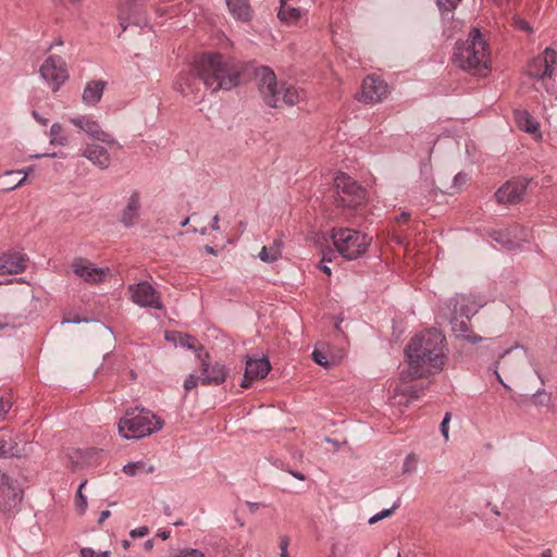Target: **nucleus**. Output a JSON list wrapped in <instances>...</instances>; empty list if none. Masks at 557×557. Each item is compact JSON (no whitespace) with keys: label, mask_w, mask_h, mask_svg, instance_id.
<instances>
[{"label":"nucleus","mask_w":557,"mask_h":557,"mask_svg":"<svg viewBox=\"0 0 557 557\" xmlns=\"http://www.w3.org/2000/svg\"><path fill=\"white\" fill-rule=\"evenodd\" d=\"M243 71L244 66L239 61L221 53L208 52L196 58L193 73L181 74L174 87L182 95L188 96L194 92V84L199 78L212 91L231 90L239 84Z\"/></svg>","instance_id":"f257e3e1"},{"label":"nucleus","mask_w":557,"mask_h":557,"mask_svg":"<svg viewBox=\"0 0 557 557\" xmlns=\"http://www.w3.org/2000/svg\"><path fill=\"white\" fill-rule=\"evenodd\" d=\"M408 375L420 379L444 368L446 360V338L435 329L416 335L405 350Z\"/></svg>","instance_id":"f03ea898"},{"label":"nucleus","mask_w":557,"mask_h":557,"mask_svg":"<svg viewBox=\"0 0 557 557\" xmlns=\"http://www.w3.org/2000/svg\"><path fill=\"white\" fill-rule=\"evenodd\" d=\"M453 62L459 69L479 76H485L491 69V53L481 32L473 28L467 40L457 41Z\"/></svg>","instance_id":"7ed1b4c3"},{"label":"nucleus","mask_w":557,"mask_h":557,"mask_svg":"<svg viewBox=\"0 0 557 557\" xmlns=\"http://www.w3.org/2000/svg\"><path fill=\"white\" fill-rule=\"evenodd\" d=\"M256 79L264 102L271 108H277L281 104L293 107L301 99L299 90L294 86L283 84L278 88L276 75L268 66L256 70Z\"/></svg>","instance_id":"20e7f679"},{"label":"nucleus","mask_w":557,"mask_h":557,"mask_svg":"<svg viewBox=\"0 0 557 557\" xmlns=\"http://www.w3.org/2000/svg\"><path fill=\"white\" fill-rule=\"evenodd\" d=\"M119 433L126 440H138L158 432L163 421L145 408H133L119 422Z\"/></svg>","instance_id":"39448f33"},{"label":"nucleus","mask_w":557,"mask_h":557,"mask_svg":"<svg viewBox=\"0 0 557 557\" xmlns=\"http://www.w3.org/2000/svg\"><path fill=\"white\" fill-rule=\"evenodd\" d=\"M331 239L337 252L346 260H356L368 250L372 238L349 227H333Z\"/></svg>","instance_id":"423d86ee"},{"label":"nucleus","mask_w":557,"mask_h":557,"mask_svg":"<svg viewBox=\"0 0 557 557\" xmlns=\"http://www.w3.org/2000/svg\"><path fill=\"white\" fill-rule=\"evenodd\" d=\"M334 187L337 206L352 208L361 205L366 199V190L345 173L336 174Z\"/></svg>","instance_id":"0eeeda50"},{"label":"nucleus","mask_w":557,"mask_h":557,"mask_svg":"<svg viewBox=\"0 0 557 557\" xmlns=\"http://www.w3.org/2000/svg\"><path fill=\"white\" fill-rule=\"evenodd\" d=\"M39 75L50 89L57 92L70 78L67 63L61 55L50 54L40 65Z\"/></svg>","instance_id":"6e6552de"},{"label":"nucleus","mask_w":557,"mask_h":557,"mask_svg":"<svg viewBox=\"0 0 557 557\" xmlns=\"http://www.w3.org/2000/svg\"><path fill=\"white\" fill-rule=\"evenodd\" d=\"M24 302L15 295H0V330L23 324L26 319V310L22 308Z\"/></svg>","instance_id":"1a4fd4ad"},{"label":"nucleus","mask_w":557,"mask_h":557,"mask_svg":"<svg viewBox=\"0 0 557 557\" xmlns=\"http://www.w3.org/2000/svg\"><path fill=\"white\" fill-rule=\"evenodd\" d=\"M491 238L507 250H521L529 243V231L520 225H512L506 230H495L490 233Z\"/></svg>","instance_id":"9d476101"},{"label":"nucleus","mask_w":557,"mask_h":557,"mask_svg":"<svg viewBox=\"0 0 557 557\" xmlns=\"http://www.w3.org/2000/svg\"><path fill=\"white\" fill-rule=\"evenodd\" d=\"M128 290L131 293L132 301L139 307L153 308L158 310L163 308L157 290L150 283L143 281L132 284L129 285Z\"/></svg>","instance_id":"9b49d317"},{"label":"nucleus","mask_w":557,"mask_h":557,"mask_svg":"<svg viewBox=\"0 0 557 557\" xmlns=\"http://www.w3.org/2000/svg\"><path fill=\"white\" fill-rule=\"evenodd\" d=\"M557 62V52L552 48H546L542 54L534 58L528 65V74L535 79L550 77L555 71Z\"/></svg>","instance_id":"f8f14e48"},{"label":"nucleus","mask_w":557,"mask_h":557,"mask_svg":"<svg viewBox=\"0 0 557 557\" xmlns=\"http://www.w3.org/2000/svg\"><path fill=\"white\" fill-rule=\"evenodd\" d=\"M387 92L388 87L383 79L375 76H368L362 82L357 99L364 103H375L385 98Z\"/></svg>","instance_id":"ddd939ff"},{"label":"nucleus","mask_w":557,"mask_h":557,"mask_svg":"<svg viewBox=\"0 0 557 557\" xmlns=\"http://www.w3.org/2000/svg\"><path fill=\"white\" fill-rule=\"evenodd\" d=\"M484 300L474 295L460 294L449 300L451 313L459 314L461 318H472L484 306Z\"/></svg>","instance_id":"4468645a"},{"label":"nucleus","mask_w":557,"mask_h":557,"mask_svg":"<svg viewBox=\"0 0 557 557\" xmlns=\"http://www.w3.org/2000/svg\"><path fill=\"white\" fill-rule=\"evenodd\" d=\"M10 431L0 432V458H21L28 454V443Z\"/></svg>","instance_id":"2eb2a0df"},{"label":"nucleus","mask_w":557,"mask_h":557,"mask_svg":"<svg viewBox=\"0 0 557 557\" xmlns=\"http://www.w3.org/2000/svg\"><path fill=\"white\" fill-rule=\"evenodd\" d=\"M69 121L74 126L89 135L92 139L106 144L114 143V138L109 133L104 132L100 127L99 123L89 115L70 117Z\"/></svg>","instance_id":"dca6fc26"},{"label":"nucleus","mask_w":557,"mask_h":557,"mask_svg":"<svg viewBox=\"0 0 557 557\" xmlns=\"http://www.w3.org/2000/svg\"><path fill=\"white\" fill-rule=\"evenodd\" d=\"M271 370L270 361L267 357L262 358H247L244 377L240 386L248 388L255 380L264 379Z\"/></svg>","instance_id":"f3484780"},{"label":"nucleus","mask_w":557,"mask_h":557,"mask_svg":"<svg viewBox=\"0 0 557 557\" xmlns=\"http://www.w3.org/2000/svg\"><path fill=\"white\" fill-rule=\"evenodd\" d=\"M528 186L527 180L508 181L495 193L499 203H518L522 200Z\"/></svg>","instance_id":"a211bd4d"},{"label":"nucleus","mask_w":557,"mask_h":557,"mask_svg":"<svg viewBox=\"0 0 557 557\" xmlns=\"http://www.w3.org/2000/svg\"><path fill=\"white\" fill-rule=\"evenodd\" d=\"M73 272L87 283H100L109 274V268H98L84 259H75L72 263Z\"/></svg>","instance_id":"6ab92c4d"},{"label":"nucleus","mask_w":557,"mask_h":557,"mask_svg":"<svg viewBox=\"0 0 557 557\" xmlns=\"http://www.w3.org/2000/svg\"><path fill=\"white\" fill-rule=\"evenodd\" d=\"M227 376L226 368L215 362L210 364L209 355L205 354L201 358V374H200V384L202 385H220L225 382Z\"/></svg>","instance_id":"aec40b11"},{"label":"nucleus","mask_w":557,"mask_h":557,"mask_svg":"<svg viewBox=\"0 0 557 557\" xmlns=\"http://www.w3.org/2000/svg\"><path fill=\"white\" fill-rule=\"evenodd\" d=\"M119 20L123 29H126L129 24H147L143 8L137 3V0H124V2L120 4Z\"/></svg>","instance_id":"412c9836"},{"label":"nucleus","mask_w":557,"mask_h":557,"mask_svg":"<svg viewBox=\"0 0 557 557\" xmlns=\"http://www.w3.org/2000/svg\"><path fill=\"white\" fill-rule=\"evenodd\" d=\"M23 499L22 490L10 480L0 490V509L11 511L18 506Z\"/></svg>","instance_id":"4be33fe9"},{"label":"nucleus","mask_w":557,"mask_h":557,"mask_svg":"<svg viewBox=\"0 0 557 557\" xmlns=\"http://www.w3.org/2000/svg\"><path fill=\"white\" fill-rule=\"evenodd\" d=\"M141 197L138 190H134L127 199V203L121 213V223L125 227H132L140 215Z\"/></svg>","instance_id":"5701e85b"},{"label":"nucleus","mask_w":557,"mask_h":557,"mask_svg":"<svg viewBox=\"0 0 557 557\" xmlns=\"http://www.w3.org/2000/svg\"><path fill=\"white\" fill-rule=\"evenodd\" d=\"M26 269V258L21 252H7L0 256V275L18 274Z\"/></svg>","instance_id":"b1692460"},{"label":"nucleus","mask_w":557,"mask_h":557,"mask_svg":"<svg viewBox=\"0 0 557 557\" xmlns=\"http://www.w3.org/2000/svg\"><path fill=\"white\" fill-rule=\"evenodd\" d=\"M82 156L102 170L107 169L110 165L109 152L102 146L87 145Z\"/></svg>","instance_id":"393cba45"},{"label":"nucleus","mask_w":557,"mask_h":557,"mask_svg":"<svg viewBox=\"0 0 557 557\" xmlns=\"http://www.w3.org/2000/svg\"><path fill=\"white\" fill-rule=\"evenodd\" d=\"M106 85L103 81L87 83L82 95L83 102L87 106H96L101 100Z\"/></svg>","instance_id":"a878e982"},{"label":"nucleus","mask_w":557,"mask_h":557,"mask_svg":"<svg viewBox=\"0 0 557 557\" xmlns=\"http://www.w3.org/2000/svg\"><path fill=\"white\" fill-rule=\"evenodd\" d=\"M227 9L232 16L240 22L251 20V8L248 0H225Z\"/></svg>","instance_id":"bb28decb"},{"label":"nucleus","mask_w":557,"mask_h":557,"mask_svg":"<svg viewBox=\"0 0 557 557\" xmlns=\"http://www.w3.org/2000/svg\"><path fill=\"white\" fill-rule=\"evenodd\" d=\"M515 120L520 129L529 134H536L540 129V124L530 115L527 110H516Z\"/></svg>","instance_id":"cd10ccee"},{"label":"nucleus","mask_w":557,"mask_h":557,"mask_svg":"<svg viewBox=\"0 0 557 557\" xmlns=\"http://www.w3.org/2000/svg\"><path fill=\"white\" fill-rule=\"evenodd\" d=\"M304 14L305 11L301 9L285 4L280 5L277 17L282 23L294 25L302 17Z\"/></svg>","instance_id":"c85d7f7f"},{"label":"nucleus","mask_w":557,"mask_h":557,"mask_svg":"<svg viewBox=\"0 0 557 557\" xmlns=\"http://www.w3.org/2000/svg\"><path fill=\"white\" fill-rule=\"evenodd\" d=\"M282 256V242L275 239L270 246H263L259 252L261 261L267 263H273L277 261Z\"/></svg>","instance_id":"c756f323"},{"label":"nucleus","mask_w":557,"mask_h":557,"mask_svg":"<svg viewBox=\"0 0 557 557\" xmlns=\"http://www.w3.org/2000/svg\"><path fill=\"white\" fill-rule=\"evenodd\" d=\"M470 319L471 318H461L459 314H450L449 322L451 330L457 337L463 339V337L470 332Z\"/></svg>","instance_id":"7c9ffc66"},{"label":"nucleus","mask_w":557,"mask_h":557,"mask_svg":"<svg viewBox=\"0 0 557 557\" xmlns=\"http://www.w3.org/2000/svg\"><path fill=\"white\" fill-rule=\"evenodd\" d=\"M69 143L67 136L63 132V127L59 123H54L50 127V144L65 146Z\"/></svg>","instance_id":"2f4dec72"},{"label":"nucleus","mask_w":557,"mask_h":557,"mask_svg":"<svg viewBox=\"0 0 557 557\" xmlns=\"http://www.w3.org/2000/svg\"><path fill=\"white\" fill-rule=\"evenodd\" d=\"M87 484V480H84L78 488H77V493H76V507H77V510L81 512V513H84L86 508H87V497L86 495L83 493V488L86 486Z\"/></svg>","instance_id":"473e14b6"},{"label":"nucleus","mask_w":557,"mask_h":557,"mask_svg":"<svg viewBox=\"0 0 557 557\" xmlns=\"http://www.w3.org/2000/svg\"><path fill=\"white\" fill-rule=\"evenodd\" d=\"M178 344L189 350H197L201 348V346L198 345L197 339L188 334H181Z\"/></svg>","instance_id":"72a5a7b5"},{"label":"nucleus","mask_w":557,"mask_h":557,"mask_svg":"<svg viewBox=\"0 0 557 557\" xmlns=\"http://www.w3.org/2000/svg\"><path fill=\"white\" fill-rule=\"evenodd\" d=\"M418 457L414 454H409L403 463V473L410 474L417 470Z\"/></svg>","instance_id":"f704fd0d"},{"label":"nucleus","mask_w":557,"mask_h":557,"mask_svg":"<svg viewBox=\"0 0 557 557\" xmlns=\"http://www.w3.org/2000/svg\"><path fill=\"white\" fill-rule=\"evenodd\" d=\"M399 507V502L394 503V505L391 508L383 509L380 512L375 513L369 519L370 524H374L379 521H381L384 518H387L393 515V512Z\"/></svg>","instance_id":"c9c22d12"},{"label":"nucleus","mask_w":557,"mask_h":557,"mask_svg":"<svg viewBox=\"0 0 557 557\" xmlns=\"http://www.w3.org/2000/svg\"><path fill=\"white\" fill-rule=\"evenodd\" d=\"M146 465L143 461L128 462L123 467V472L128 476H135L138 472L144 471Z\"/></svg>","instance_id":"e433bc0d"},{"label":"nucleus","mask_w":557,"mask_h":557,"mask_svg":"<svg viewBox=\"0 0 557 557\" xmlns=\"http://www.w3.org/2000/svg\"><path fill=\"white\" fill-rule=\"evenodd\" d=\"M461 0H436V3L442 11L444 12H451L460 2Z\"/></svg>","instance_id":"4c0bfd02"},{"label":"nucleus","mask_w":557,"mask_h":557,"mask_svg":"<svg viewBox=\"0 0 557 557\" xmlns=\"http://www.w3.org/2000/svg\"><path fill=\"white\" fill-rule=\"evenodd\" d=\"M512 25L516 29L523 30L529 34L533 32L531 25L520 16H515L512 18Z\"/></svg>","instance_id":"58836bf2"},{"label":"nucleus","mask_w":557,"mask_h":557,"mask_svg":"<svg viewBox=\"0 0 557 557\" xmlns=\"http://www.w3.org/2000/svg\"><path fill=\"white\" fill-rule=\"evenodd\" d=\"M311 357L312 360L320 366H323L325 368L330 366L326 355L319 349H314L311 354Z\"/></svg>","instance_id":"ea45409f"},{"label":"nucleus","mask_w":557,"mask_h":557,"mask_svg":"<svg viewBox=\"0 0 557 557\" xmlns=\"http://www.w3.org/2000/svg\"><path fill=\"white\" fill-rule=\"evenodd\" d=\"M110 553L108 550L104 552H95L90 547H84L81 549V557H109Z\"/></svg>","instance_id":"a19ab883"},{"label":"nucleus","mask_w":557,"mask_h":557,"mask_svg":"<svg viewBox=\"0 0 557 557\" xmlns=\"http://www.w3.org/2000/svg\"><path fill=\"white\" fill-rule=\"evenodd\" d=\"M176 557H206V555L196 548H183L180 550Z\"/></svg>","instance_id":"79ce46f5"},{"label":"nucleus","mask_w":557,"mask_h":557,"mask_svg":"<svg viewBox=\"0 0 557 557\" xmlns=\"http://www.w3.org/2000/svg\"><path fill=\"white\" fill-rule=\"evenodd\" d=\"M200 383V376H197L195 374H189L185 382H184V388L189 392L193 388L197 387V385Z\"/></svg>","instance_id":"37998d69"},{"label":"nucleus","mask_w":557,"mask_h":557,"mask_svg":"<svg viewBox=\"0 0 557 557\" xmlns=\"http://www.w3.org/2000/svg\"><path fill=\"white\" fill-rule=\"evenodd\" d=\"M288 545H289V537L287 535H282L280 537V556L281 557H290L288 554Z\"/></svg>","instance_id":"c03bdc74"},{"label":"nucleus","mask_w":557,"mask_h":557,"mask_svg":"<svg viewBox=\"0 0 557 557\" xmlns=\"http://www.w3.org/2000/svg\"><path fill=\"white\" fill-rule=\"evenodd\" d=\"M29 172H32V168L23 171L24 176L16 184L8 187L7 189L8 190H12V189H15L16 187L21 186L25 182V180H26L27 175L29 174ZM20 173H22V171H8L7 175L20 174Z\"/></svg>","instance_id":"a18cd8bd"},{"label":"nucleus","mask_w":557,"mask_h":557,"mask_svg":"<svg viewBox=\"0 0 557 557\" xmlns=\"http://www.w3.org/2000/svg\"><path fill=\"white\" fill-rule=\"evenodd\" d=\"M450 421V413L449 412H446L442 423H441V433L443 435V437L447 441L448 440V423Z\"/></svg>","instance_id":"49530a36"},{"label":"nucleus","mask_w":557,"mask_h":557,"mask_svg":"<svg viewBox=\"0 0 557 557\" xmlns=\"http://www.w3.org/2000/svg\"><path fill=\"white\" fill-rule=\"evenodd\" d=\"M148 533H149V529H148L146 525H143V527H138V528H136V529H133V530L129 532V535H131L133 539H136V537H144V536H146Z\"/></svg>","instance_id":"de8ad7c7"},{"label":"nucleus","mask_w":557,"mask_h":557,"mask_svg":"<svg viewBox=\"0 0 557 557\" xmlns=\"http://www.w3.org/2000/svg\"><path fill=\"white\" fill-rule=\"evenodd\" d=\"M467 183V175L463 174V173H457L455 176H454V180H453V184H454V187L456 188H461V186H463L465 184Z\"/></svg>","instance_id":"09e8293b"},{"label":"nucleus","mask_w":557,"mask_h":557,"mask_svg":"<svg viewBox=\"0 0 557 557\" xmlns=\"http://www.w3.org/2000/svg\"><path fill=\"white\" fill-rule=\"evenodd\" d=\"M11 408V403L9 400H3L0 397V418L3 417Z\"/></svg>","instance_id":"8fccbe9b"},{"label":"nucleus","mask_w":557,"mask_h":557,"mask_svg":"<svg viewBox=\"0 0 557 557\" xmlns=\"http://www.w3.org/2000/svg\"><path fill=\"white\" fill-rule=\"evenodd\" d=\"M463 339L469 343H472V344H478V343L484 341V338L482 336L476 335V334H471L470 332L467 334V336L463 337Z\"/></svg>","instance_id":"3c124183"},{"label":"nucleus","mask_w":557,"mask_h":557,"mask_svg":"<svg viewBox=\"0 0 557 557\" xmlns=\"http://www.w3.org/2000/svg\"><path fill=\"white\" fill-rule=\"evenodd\" d=\"M533 397H535V398H540L539 403H540L541 405H543V404H545V403H548V400H549V396H548L546 393L541 392V391H537V392L533 395Z\"/></svg>","instance_id":"603ef678"},{"label":"nucleus","mask_w":557,"mask_h":557,"mask_svg":"<svg viewBox=\"0 0 557 557\" xmlns=\"http://www.w3.org/2000/svg\"><path fill=\"white\" fill-rule=\"evenodd\" d=\"M34 119L40 123L41 125L46 126L48 124V119L42 117L37 111H33Z\"/></svg>","instance_id":"864d4df0"},{"label":"nucleus","mask_w":557,"mask_h":557,"mask_svg":"<svg viewBox=\"0 0 557 557\" xmlns=\"http://www.w3.org/2000/svg\"><path fill=\"white\" fill-rule=\"evenodd\" d=\"M11 479L9 478L8 474H5L4 472H2L0 470V490L10 481Z\"/></svg>","instance_id":"5fc2aeb1"},{"label":"nucleus","mask_w":557,"mask_h":557,"mask_svg":"<svg viewBox=\"0 0 557 557\" xmlns=\"http://www.w3.org/2000/svg\"><path fill=\"white\" fill-rule=\"evenodd\" d=\"M171 533L168 530H159L157 533V536H159L161 540L165 541L170 537Z\"/></svg>","instance_id":"6e6d98bb"},{"label":"nucleus","mask_w":557,"mask_h":557,"mask_svg":"<svg viewBox=\"0 0 557 557\" xmlns=\"http://www.w3.org/2000/svg\"><path fill=\"white\" fill-rule=\"evenodd\" d=\"M294 478L300 480V481H305L306 480V476L304 473L301 472H298V471H295V470H289L288 471Z\"/></svg>","instance_id":"4d7b16f0"},{"label":"nucleus","mask_w":557,"mask_h":557,"mask_svg":"<svg viewBox=\"0 0 557 557\" xmlns=\"http://www.w3.org/2000/svg\"><path fill=\"white\" fill-rule=\"evenodd\" d=\"M326 260V257L323 256L322 262ZM321 271H323L325 274L331 275V268L324 263H321L320 265Z\"/></svg>","instance_id":"13d9d810"},{"label":"nucleus","mask_w":557,"mask_h":557,"mask_svg":"<svg viewBox=\"0 0 557 557\" xmlns=\"http://www.w3.org/2000/svg\"><path fill=\"white\" fill-rule=\"evenodd\" d=\"M219 220H220V219H219V215H218V214H215V215L213 216V219H212L211 230H213V231H218V230H219V227H220V226H219Z\"/></svg>","instance_id":"bf43d9fd"},{"label":"nucleus","mask_w":557,"mask_h":557,"mask_svg":"<svg viewBox=\"0 0 557 557\" xmlns=\"http://www.w3.org/2000/svg\"><path fill=\"white\" fill-rule=\"evenodd\" d=\"M111 512L109 510H103L101 513H100V517H99V523H103V521L106 519H108L110 517Z\"/></svg>","instance_id":"052dcab7"},{"label":"nucleus","mask_w":557,"mask_h":557,"mask_svg":"<svg viewBox=\"0 0 557 557\" xmlns=\"http://www.w3.org/2000/svg\"><path fill=\"white\" fill-rule=\"evenodd\" d=\"M63 45V40L61 38H55L49 46V50L55 48V47H59V46H62Z\"/></svg>","instance_id":"680f3d73"},{"label":"nucleus","mask_w":557,"mask_h":557,"mask_svg":"<svg viewBox=\"0 0 557 557\" xmlns=\"http://www.w3.org/2000/svg\"><path fill=\"white\" fill-rule=\"evenodd\" d=\"M494 373H495V375H496V377H497L498 382H499V383H500V384H502L506 389H510L509 385H507V384L503 381L502 376L499 375V373H498V371H497V368L494 370Z\"/></svg>","instance_id":"e2e57ef3"},{"label":"nucleus","mask_w":557,"mask_h":557,"mask_svg":"<svg viewBox=\"0 0 557 557\" xmlns=\"http://www.w3.org/2000/svg\"><path fill=\"white\" fill-rule=\"evenodd\" d=\"M248 507L250 508V510L253 512L255 510H257L259 508V504L258 503H251V502H248L247 503Z\"/></svg>","instance_id":"0e129e2a"},{"label":"nucleus","mask_w":557,"mask_h":557,"mask_svg":"<svg viewBox=\"0 0 557 557\" xmlns=\"http://www.w3.org/2000/svg\"><path fill=\"white\" fill-rule=\"evenodd\" d=\"M152 547H153V541L152 540H147L146 543H145V548L147 550H150V549H152Z\"/></svg>","instance_id":"69168bd1"},{"label":"nucleus","mask_w":557,"mask_h":557,"mask_svg":"<svg viewBox=\"0 0 557 557\" xmlns=\"http://www.w3.org/2000/svg\"><path fill=\"white\" fill-rule=\"evenodd\" d=\"M205 250L208 252V253H211V255H215L216 253V250L211 247V246H206L205 247Z\"/></svg>","instance_id":"338daca9"},{"label":"nucleus","mask_w":557,"mask_h":557,"mask_svg":"<svg viewBox=\"0 0 557 557\" xmlns=\"http://www.w3.org/2000/svg\"><path fill=\"white\" fill-rule=\"evenodd\" d=\"M542 557H552V553L549 549H546L542 553Z\"/></svg>","instance_id":"774afa93"}]
</instances>
